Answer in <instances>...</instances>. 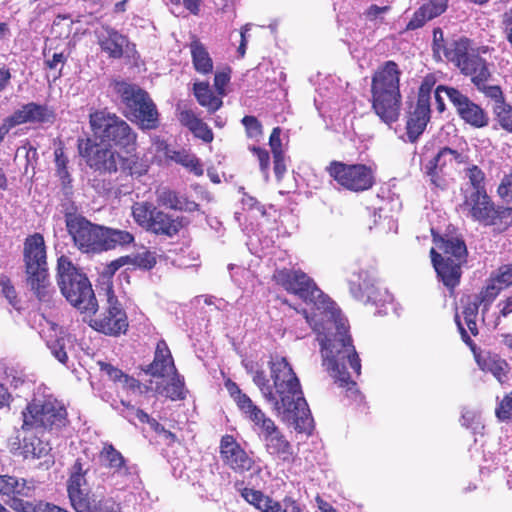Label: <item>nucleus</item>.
<instances>
[{
	"mask_svg": "<svg viewBox=\"0 0 512 512\" xmlns=\"http://www.w3.org/2000/svg\"><path fill=\"white\" fill-rule=\"evenodd\" d=\"M273 385L263 370L255 371L253 382L275 414L294 425L297 432H310L313 419L303 396L300 381L285 357H271L268 363Z\"/></svg>",
	"mask_w": 512,
	"mask_h": 512,
	"instance_id": "nucleus-1",
	"label": "nucleus"
},
{
	"mask_svg": "<svg viewBox=\"0 0 512 512\" xmlns=\"http://www.w3.org/2000/svg\"><path fill=\"white\" fill-rule=\"evenodd\" d=\"M321 352L327 370L335 383L346 389L347 392L357 393V383L352 379L351 373L347 371V364L352 372L359 376L361 374V360L346 328L338 327L337 333L332 338L322 340Z\"/></svg>",
	"mask_w": 512,
	"mask_h": 512,
	"instance_id": "nucleus-2",
	"label": "nucleus"
},
{
	"mask_svg": "<svg viewBox=\"0 0 512 512\" xmlns=\"http://www.w3.org/2000/svg\"><path fill=\"white\" fill-rule=\"evenodd\" d=\"M401 75L399 65L388 60L376 69L371 78V109L387 125L397 122L401 114Z\"/></svg>",
	"mask_w": 512,
	"mask_h": 512,
	"instance_id": "nucleus-3",
	"label": "nucleus"
},
{
	"mask_svg": "<svg viewBox=\"0 0 512 512\" xmlns=\"http://www.w3.org/2000/svg\"><path fill=\"white\" fill-rule=\"evenodd\" d=\"M57 282L62 295L73 307L81 312L97 311L98 303L88 277L66 255L57 259Z\"/></svg>",
	"mask_w": 512,
	"mask_h": 512,
	"instance_id": "nucleus-4",
	"label": "nucleus"
},
{
	"mask_svg": "<svg viewBox=\"0 0 512 512\" xmlns=\"http://www.w3.org/2000/svg\"><path fill=\"white\" fill-rule=\"evenodd\" d=\"M23 261L27 285L39 301H49L54 288L49 280L46 245L42 234L34 233L25 239Z\"/></svg>",
	"mask_w": 512,
	"mask_h": 512,
	"instance_id": "nucleus-5",
	"label": "nucleus"
},
{
	"mask_svg": "<svg viewBox=\"0 0 512 512\" xmlns=\"http://www.w3.org/2000/svg\"><path fill=\"white\" fill-rule=\"evenodd\" d=\"M89 124L94 139L125 153L135 152L138 135L130 124L106 108L89 114Z\"/></svg>",
	"mask_w": 512,
	"mask_h": 512,
	"instance_id": "nucleus-6",
	"label": "nucleus"
},
{
	"mask_svg": "<svg viewBox=\"0 0 512 512\" xmlns=\"http://www.w3.org/2000/svg\"><path fill=\"white\" fill-rule=\"evenodd\" d=\"M114 90L124 104V116L141 130H155L160 126V113L149 93L136 84L116 81Z\"/></svg>",
	"mask_w": 512,
	"mask_h": 512,
	"instance_id": "nucleus-7",
	"label": "nucleus"
},
{
	"mask_svg": "<svg viewBox=\"0 0 512 512\" xmlns=\"http://www.w3.org/2000/svg\"><path fill=\"white\" fill-rule=\"evenodd\" d=\"M460 210L473 221L504 232L512 225V207L496 205L487 191L466 190Z\"/></svg>",
	"mask_w": 512,
	"mask_h": 512,
	"instance_id": "nucleus-8",
	"label": "nucleus"
},
{
	"mask_svg": "<svg viewBox=\"0 0 512 512\" xmlns=\"http://www.w3.org/2000/svg\"><path fill=\"white\" fill-rule=\"evenodd\" d=\"M21 414L24 431H59L69 423L65 405L53 396L32 399Z\"/></svg>",
	"mask_w": 512,
	"mask_h": 512,
	"instance_id": "nucleus-9",
	"label": "nucleus"
},
{
	"mask_svg": "<svg viewBox=\"0 0 512 512\" xmlns=\"http://www.w3.org/2000/svg\"><path fill=\"white\" fill-rule=\"evenodd\" d=\"M132 217L136 224L145 231L157 236L173 238L186 226L183 216H174L158 209L149 201L136 202L132 205Z\"/></svg>",
	"mask_w": 512,
	"mask_h": 512,
	"instance_id": "nucleus-10",
	"label": "nucleus"
},
{
	"mask_svg": "<svg viewBox=\"0 0 512 512\" xmlns=\"http://www.w3.org/2000/svg\"><path fill=\"white\" fill-rule=\"evenodd\" d=\"M452 48L448 52L447 61L452 63L463 76L469 77L475 87L482 85L483 82H489L492 77L490 64L478 55L477 51H472L470 38L461 36L458 43L452 44Z\"/></svg>",
	"mask_w": 512,
	"mask_h": 512,
	"instance_id": "nucleus-11",
	"label": "nucleus"
},
{
	"mask_svg": "<svg viewBox=\"0 0 512 512\" xmlns=\"http://www.w3.org/2000/svg\"><path fill=\"white\" fill-rule=\"evenodd\" d=\"M435 85L433 76L428 75L422 80L415 102H411L406 111V135L411 143H415L424 133L431 119V92Z\"/></svg>",
	"mask_w": 512,
	"mask_h": 512,
	"instance_id": "nucleus-12",
	"label": "nucleus"
},
{
	"mask_svg": "<svg viewBox=\"0 0 512 512\" xmlns=\"http://www.w3.org/2000/svg\"><path fill=\"white\" fill-rule=\"evenodd\" d=\"M325 171L340 187L355 193L370 190L376 183L374 170L362 163L332 160Z\"/></svg>",
	"mask_w": 512,
	"mask_h": 512,
	"instance_id": "nucleus-13",
	"label": "nucleus"
},
{
	"mask_svg": "<svg viewBox=\"0 0 512 512\" xmlns=\"http://www.w3.org/2000/svg\"><path fill=\"white\" fill-rule=\"evenodd\" d=\"M272 280L289 294L298 296L305 303H325V294L315 281L301 269H276Z\"/></svg>",
	"mask_w": 512,
	"mask_h": 512,
	"instance_id": "nucleus-14",
	"label": "nucleus"
},
{
	"mask_svg": "<svg viewBox=\"0 0 512 512\" xmlns=\"http://www.w3.org/2000/svg\"><path fill=\"white\" fill-rule=\"evenodd\" d=\"M65 225L74 246L80 252L102 253L103 225L93 223L76 213H65Z\"/></svg>",
	"mask_w": 512,
	"mask_h": 512,
	"instance_id": "nucleus-15",
	"label": "nucleus"
},
{
	"mask_svg": "<svg viewBox=\"0 0 512 512\" xmlns=\"http://www.w3.org/2000/svg\"><path fill=\"white\" fill-rule=\"evenodd\" d=\"M77 148L79 155L94 172L100 175L117 173L120 153L114 147L87 137L78 139Z\"/></svg>",
	"mask_w": 512,
	"mask_h": 512,
	"instance_id": "nucleus-16",
	"label": "nucleus"
},
{
	"mask_svg": "<svg viewBox=\"0 0 512 512\" xmlns=\"http://www.w3.org/2000/svg\"><path fill=\"white\" fill-rule=\"evenodd\" d=\"M454 321L461 335V339L472 350L479 369L485 373H491L499 383H506L511 371L508 362L496 353L477 351L475 342L463 327L460 315L457 312L455 313Z\"/></svg>",
	"mask_w": 512,
	"mask_h": 512,
	"instance_id": "nucleus-17",
	"label": "nucleus"
},
{
	"mask_svg": "<svg viewBox=\"0 0 512 512\" xmlns=\"http://www.w3.org/2000/svg\"><path fill=\"white\" fill-rule=\"evenodd\" d=\"M0 496L15 512H28L35 499V487L24 478L0 475Z\"/></svg>",
	"mask_w": 512,
	"mask_h": 512,
	"instance_id": "nucleus-18",
	"label": "nucleus"
},
{
	"mask_svg": "<svg viewBox=\"0 0 512 512\" xmlns=\"http://www.w3.org/2000/svg\"><path fill=\"white\" fill-rule=\"evenodd\" d=\"M107 296L105 312L93 319L91 326L96 331L109 336L125 334L129 327L127 314L112 290L108 291Z\"/></svg>",
	"mask_w": 512,
	"mask_h": 512,
	"instance_id": "nucleus-19",
	"label": "nucleus"
},
{
	"mask_svg": "<svg viewBox=\"0 0 512 512\" xmlns=\"http://www.w3.org/2000/svg\"><path fill=\"white\" fill-rule=\"evenodd\" d=\"M447 98L455 107V110L466 124L473 128H484L489 124L487 112L477 103L472 101L467 95L459 89H446Z\"/></svg>",
	"mask_w": 512,
	"mask_h": 512,
	"instance_id": "nucleus-20",
	"label": "nucleus"
},
{
	"mask_svg": "<svg viewBox=\"0 0 512 512\" xmlns=\"http://www.w3.org/2000/svg\"><path fill=\"white\" fill-rule=\"evenodd\" d=\"M219 452L223 464L237 474H244L255 465L254 459L233 435L225 434L221 437Z\"/></svg>",
	"mask_w": 512,
	"mask_h": 512,
	"instance_id": "nucleus-21",
	"label": "nucleus"
},
{
	"mask_svg": "<svg viewBox=\"0 0 512 512\" xmlns=\"http://www.w3.org/2000/svg\"><path fill=\"white\" fill-rule=\"evenodd\" d=\"M75 512H121V505L113 497L97 495L84 488L69 495Z\"/></svg>",
	"mask_w": 512,
	"mask_h": 512,
	"instance_id": "nucleus-22",
	"label": "nucleus"
},
{
	"mask_svg": "<svg viewBox=\"0 0 512 512\" xmlns=\"http://www.w3.org/2000/svg\"><path fill=\"white\" fill-rule=\"evenodd\" d=\"M14 127L25 123H53L56 114L53 108L46 104L29 102L24 104L20 109L16 110L8 116Z\"/></svg>",
	"mask_w": 512,
	"mask_h": 512,
	"instance_id": "nucleus-23",
	"label": "nucleus"
},
{
	"mask_svg": "<svg viewBox=\"0 0 512 512\" xmlns=\"http://www.w3.org/2000/svg\"><path fill=\"white\" fill-rule=\"evenodd\" d=\"M95 36L101 52L111 59L123 57L124 48L128 43L127 36L109 25H102L95 31Z\"/></svg>",
	"mask_w": 512,
	"mask_h": 512,
	"instance_id": "nucleus-24",
	"label": "nucleus"
},
{
	"mask_svg": "<svg viewBox=\"0 0 512 512\" xmlns=\"http://www.w3.org/2000/svg\"><path fill=\"white\" fill-rule=\"evenodd\" d=\"M156 202L165 209L193 213L200 210V204L191 200L186 194H182L169 187L156 189Z\"/></svg>",
	"mask_w": 512,
	"mask_h": 512,
	"instance_id": "nucleus-25",
	"label": "nucleus"
},
{
	"mask_svg": "<svg viewBox=\"0 0 512 512\" xmlns=\"http://www.w3.org/2000/svg\"><path fill=\"white\" fill-rule=\"evenodd\" d=\"M176 116L179 123L188 129L194 138L210 144L214 140V133L208 124L200 118L191 108L177 107Z\"/></svg>",
	"mask_w": 512,
	"mask_h": 512,
	"instance_id": "nucleus-26",
	"label": "nucleus"
},
{
	"mask_svg": "<svg viewBox=\"0 0 512 512\" xmlns=\"http://www.w3.org/2000/svg\"><path fill=\"white\" fill-rule=\"evenodd\" d=\"M433 266L443 284L453 290L460 282L462 263L442 259V255L434 248L430 250Z\"/></svg>",
	"mask_w": 512,
	"mask_h": 512,
	"instance_id": "nucleus-27",
	"label": "nucleus"
},
{
	"mask_svg": "<svg viewBox=\"0 0 512 512\" xmlns=\"http://www.w3.org/2000/svg\"><path fill=\"white\" fill-rule=\"evenodd\" d=\"M176 371L177 369L166 341L163 339L159 340L156 344L154 359L145 369L146 374L163 378Z\"/></svg>",
	"mask_w": 512,
	"mask_h": 512,
	"instance_id": "nucleus-28",
	"label": "nucleus"
},
{
	"mask_svg": "<svg viewBox=\"0 0 512 512\" xmlns=\"http://www.w3.org/2000/svg\"><path fill=\"white\" fill-rule=\"evenodd\" d=\"M262 436L265 449L270 455L276 456L283 461H290L292 459V446L277 425L267 430Z\"/></svg>",
	"mask_w": 512,
	"mask_h": 512,
	"instance_id": "nucleus-29",
	"label": "nucleus"
},
{
	"mask_svg": "<svg viewBox=\"0 0 512 512\" xmlns=\"http://www.w3.org/2000/svg\"><path fill=\"white\" fill-rule=\"evenodd\" d=\"M188 47L194 70L201 75L211 74L214 62L205 44L197 36H193Z\"/></svg>",
	"mask_w": 512,
	"mask_h": 512,
	"instance_id": "nucleus-30",
	"label": "nucleus"
},
{
	"mask_svg": "<svg viewBox=\"0 0 512 512\" xmlns=\"http://www.w3.org/2000/svg\"><path fill=\"white\" fill-rule=\"evenodd\" d=\"M99 459L103 467L112 471V474L122 476L130 475V469L127 460L122 453L118 451L113 444L104 443L99 453Z\"/></svg>",
	"mask_w": 512,
	"mask_h": 512,
	"instance_id": "nucleus-31",
	"label": "nucleus"
},
{
	"mask_svg": "<svg viewBox=\"0 0 512 512\" xmlns=\"http://www.w3.org/2000/svg\"><path fill=\"white\" fill-rule=\"evenodd\" d=\"M134 241L135 236L130 231L103 225L102 252L129 246Z\"/></svg>",
	"mask_w": 512,
	"mask_h": 512,
	"instance_id": "nucleus-32",
	"label": "nucleus"
},
{
	"mask_svg": "<svg viewBox=\"0 0 512 512\" xmlns=\"http://www.w3.org/2000/svg\"><path fill=\"white\" fill-rule=\"evenodd\" d=\"M241 497L260 512L279 511L280 502L273 500L260 490L244 487L239 489Z\"/></svg>",
	"mask_w": 512,
	"mask_h": 512,
	"instance_id": "nucleus-33",
	"label": "nucleus"
},
{
	"mask_svg": "<svg viewBox=\"0 0 512 512\" xmlns=\"http://www.w3.org/2000/svg\"><path fill=\"white\" fill-rule=\"evenodd\" d=\"M193 93L198 104L206 108L210 114L218 111L223 105L222 96L215 95L208 82L194 83Z\"/></svg>",
	"mask_w": 512,
	"mask_h": 512,
	"instance_id": "nucleus-34",
	"label": "nucleus"
},
{
	"mask_svg": "<svg viewBox=\"0 0 512 512\" xmlns=\"http://www.w3.org/2000/svg\"><path fill=\"white\" fill-rule=\"evenodd\" d=\"M451 163L452 162H449L448 156H440L439 158L437 152L430 160L424 164V174L429 177L432 185L443 189L446 186L443 170L448 164Z\"/></svg>",
	"mask_w": 512,
	"mask_h": 512,
	"instance_id": "nucleus-35",
	"label": "nucleus"
},
{
	"mask_svg": "<svg viewBox=\"0 0 512 512\" xmlns=\"http://www.w3.org/2000/svg\"><path fill=\"white\" fill-rule=\"evenodd\" d=\"M240 411L245 417L253 423L254 427L261 431V434L272 429L275 424L274 420L266 415V413L256 405L252 399L245 404Z\"/></svg>",
	"mask_w": 512,
	"mask_h": 512,
	"instance_id": "nucleus-36",
	"label": "nucleus"
},
{
	"mask_svg": "<svg viewBox=\"0 0 512 512\" xmlns=\"http://www.w3.org/2000/svg\"><path fill=\"white\" fill-rule=\"evenodd\" d=\"M439 248L442 250V259L465 263L467 257L466 244L459 238H441Z\"/></svg>",
	"mask_w": 512,
	"mask_h": 512,
	"instance_id": "nucleus-37",
	"label": "nucleus"
},
{
	"mask_svg": "<svg viewBox=\"0 0 512 512\" xmlns=\"http://www.w3.org/2000/svg\"><path fill=\"white\" fill-rule=\"evenodd\" d=\"M21 454L25 459H40L49 454L51 447L35 435L25 436L20 445Z\"/></svg>",
	"mask_w": 512,
	"mask_h": 512,
	"instance_id": "nucleus-38",
	"label": "nucleus"
},
{
	"mask_svg": "<svg viewBox=\"0 0 512 512\" xmlns=\"http://www.w3.org/2000/svg\"><path fill=\"white\" fill-rule=\"evenodd\" d=\"M127 156L120 154L118 162V170L127 176L140 177L148 172L149 165L147 162L134 152L127 153Z\"/></svg>",
	"mask_w": 512,
	"mask_h": 512,
	"instance_id": "nucleus-39",
	"label": "nucleus"
},
{
	"mask_svg": "<svg viewBox=\"0 0 512 512\" xmlns=\"http://www.w3.org/2000/svg\"><path fill=\"white\" fill-rule=\"evenodd\" d=\"M89 468L86 467L82 458H77L71 467L69 478L67 480L68 496L81 491L87 486L86 475Z\"/></svg>",
	"mask_w": 512,
	"mask_h": 512,
	"instance_id": "nucleus-40",
	"label": "nucleus"
},
{
	"mask_svg": "<svg viewBox=\"0 0 512 512\" xmlns=\"http://www.w3.org/2000/svg\"><path fill=\"white\" fill-rule=\"evenodd\" d=\"M47 346L52 355L62 364L68 362V351L74 347V339L68 333L60 332L54 339L47 341Z\"/></svg>",
	"mask_w": 512,
	"mask_h": 512,
	"instance_id": "nucleus-41",
	"label": "nucleus"
},
{
	"mask_svg": "<svg viewBox=\"0 0 512 512\" xmlns=\"http://www.w3.org/2000/svg\"><path fill=\"white\" fill-rule=\"evenodd\" d=\"M438 8L431 3H423L412 15L410 21L405 27V31H414L422 28L428 21L442 15Z\"/></svg>",
	"mask_w": 512,
	"mask_h": 512,
	"instance_id": "nucleus-42",
	"label": "nucleus"
},
{
	"mask_svg": "<svg viewBox=\"0 0 512 512\" xmlns=\"http://www.w3.org/2000/svg\"><path fill=\"white\" fill-rule=\"evenodd\" d=\"M159 394L165 395L171 401L184 400L186 398V389L184 378L178 373V371L171 373L170 381L160 389V386L156 388Z\"/></svg>",
	"mask_w": 512,
	"mask_h": 512,
	"instance_id": "nucleus-43",
	"label": "nucleus"
},
{
	"mask_svg": "<svg viewBox=\"0 0 512 512\" xmlns=\"http://www.w3.org/2000/svg\"><path fill=\"white\" fill-rule=\"evenodd\" d=\"M460 41V37L451 41H445L443 30L440 27H435L433 29V40H432V52L433 57L436 61H442L444 58L447 61V55L450 49L452 48V44L458 43Z\"/></svg>",
	"mask_w": 512,
	"mask_h": 512,
	"instance_id": "nucleus-44",
	"label": "nucleus"
},
{
	"mask_svg": "<svg viewBox=\"0 0 512 512\" xmlns=\"http://www.w3.org/2000/svg\"><path fill=\"white\" fill-rule=\"evenodd\" d=\"M351 291L357 299L364 303L377 305L383 301L381 291L373 283L367 281H364L363 285H359L357 290L351 286Z\"/></svg>",
	"mask_w": 512,
	"mask_h": 512,
	"instance_id": "nucleus-45",
	"label": "nucleus"
},
{
	"mask_svg": "<svg viewBox=\"0 0 512 512\" xmlns=\"http://www.w3.org/2000/svg\"><path fill=\"white\" fill-rule=\"evenodd\" d=\"M171 159L175 161L177 164H180L186 169H188L196 176L203 175V165L196 155L188 153L185 150L175 151L174 154L171 156Z\"/></svg>",
	"mask_w": 512,
	"mask_h": 512,
	"instance_id": "nucleus-46",
	"label": "nucleus"
},
{
	"mask_svg": "<svg viewBox=\"0 0 512 512\" xmlns=\"http://www.w3.org/2000/svg\"><path fill=\"white\" fill-rule=\"evenodd\" d=\"M502 290L503 286L499 285V283L491 276L479 294L473 297L483 305L485 309H488Z\"/></svg>",
	"mask_w": 512,
	"mask_h": 512,
	"instance_id": "nucleus-47",
	"label": "nucleus"
},
{
	"mask_svg": "<svg viewBox=\"0 0 512 512\" xmlns=\"http://www.w3.org/2000/svg\"><path fill=\"white\" fill-rule=\"evenodd\" d=\"M492 113L497 125L512 134V105L506 102L502 105L492 106Z\"/></svg>",
	"mask_w": 512,
	"mask_h": 512,
	"instance_id": "nucleus-48",
	"label": "nucleus"
},
{
	"mask_svg": "<svg viewBox=\"0 0 512 512\" xmlns=\"http://www.w3.org/2000/svg\"><path fill=\"white\" fill-rule=\"evenodd\" d=\"M54 156L57 176L59 177L62 186L66 188L70 186L72 179L67 166L69 160L62 145L54 150Z\"/></svg>",
	"mask_w": 512,
	"mask_h": 512,
	"instance_id": "nucleus-49",
	"label": "nucleus"
},
{
	"mask_svg": "<svg viewBox=\"0 0 512 512\" xmlns=\"http://www.w3.org/2000/svg\"><path fill=\"white\" fill-rule=\"evenodd\" d=\"M0 293L16 310H20V299L12 280L6 274H0Z\"/></svg>",
	"mask_w": 512,
	"mask_h": 512,
	"instance_id": "nucleus-50",
	"label": "nucleus"
},
{
	"mask_svg": "<svg viewBox=\"0 0 512 512\" xmlns=\"http://www.w3.org/2000/svg\"><path fill=\"white\" fill-rule=\"evenodd\" d=\"M129 265L142 270H151L157 264L155 252L146 250L133 256L129 255Z\"/></svg>",
	"mask_w": 512,
	"mask_h": 512,
	"instance_id": "nucleus-51",
	"label": "nucleus"
},
{
	"mask_svg": "<svg viewBox=\"0 0 512 512\" xmlns=\"http://www.w3.org/2000/svg\"><path fill=\"white\" fill-rule=\"evenodd\" d=\"M466 176L471 186L470 190L487 191L485 186V173L480 167L471 165L466 169Z\"/></svg>",
	"mask_w": 512,
	"mask_h": 512,
	"instance_id": "nucleus-52",
	"label": "nucleus"
},
{
	"mask_svg": "<svg viewBox=\"0 0 512 512\" xmlns=\"http://www.w3.org/2000/svg\"><path fill=\"white\" fill-rule=\"evenodd\" d=\"M475 88L479 92L483 93L485 97L493 100V106L502 105V103H506L504 93L499 85H488V82H483L482 85H478Z\"/></svg>",
	"mask_w": 512,
	"mask_h": 512,
	"instance_id": "nucleus-53",
	"label": "nucleus"
},
{
	"mask_svg": "<svg viewBox=\"0 0 512 512\" xmlns=\"http://www.w3.org/2000/svg\"><path fill=\"white\" fill-rule=\"evenodd\" d=\"M496 417L503 422L512 420V390L505 394L495 409Z\"/></svg>",
	"mask_w": 512,
	"mask_h": 512,
	"instance_id": "nucleus-54",
	"label": "nucleus"
},
{
	"mask_svg": "<svg viewBox=\"0 0 512 512\" xmlns=\"http://www.w3.org/2000/svg\"><path fill=\"white\" fill-rule=\"evenodd\" d=\"M225 387L227 391L229 392V395L232 397V399L235 401L238 409L240 410L247 402L251 400V398L242 390L239 388L237 383L233 382L232 380L228 379L225 382Z\"/></svg>",
	"mask_w": 512,
	"mask_h": 512,
	"instance_id": "nucleus-55",
	"label": "nucleus"
},
{
	"mask_svg": "<svg viewBox=\"0 0 512 512\" xmlns=\"http://www.w3.org/2000/svg\"><path fill=\"white\" fill-rule=\"evenodd\" d=\"M67 61V57L63 52L54 53L51 58H46L44 61L45 67L50 70H56L57 73L54 75V79L61 77L62 68Z\"/></svg>",
	"mask_w": 512,
	"mask_h": 512,
	"instance_id": "nucleus-56",
	"label": "nucleus"
},
{
	"mask_svg": "<svg viewBox=\"0 0 512 512\" xmlns=\"http://www.w3.org/2000/svg\"><path fill=\"white\" fill-rule=\"evenodd\" d=\"M500 29L512 48V6L502 13L500 17Z\"/></svg>",
	"mask_w": 512,
	"mask_h": 512,
	"instance_id": "nucleus-57",
	"label": "nucleus"
},
{
	"mask_svg": "<svg viewBox=\"0 0 512 512\" xmlns=\"http://www.w3.org/2000/svg\"><path fill=\"white\" fill-rule=\"evenodd\" d=\"M241 122L246 129L248 137H258L262 134V124L255 116L246 115L242 118Z\"/></svg>",
	"mask_w": 512,
	"mask_h": 512,
	"instance_id": "nucleus-58",
	"label": "nucleus"
},
{
	"mask_svg": "<svg viewBox=\"0 0 512 512\" xmlns=\"http://www.w3.org/2000/svg\"><path fill=\"white\" fill-rule=\"evenodd\" d=\"M497 193L506 202L512 201V169L505 174L497 188Z\"/></svg>",
	"mask_w": 512,
	"mask_h": 512,
	"instance_id": "nucleus-59",
	"label": "nucleus"
},
{
	"mask_svg": "<svg viewBox=\"0 0 512 512\" xmlns=\"http://www.w3.org/2000/svg\"><path fill=\"white\" fill-rule=\"evenodd\" d=\"M231 68L225 67L221 71H218L214 75V87L218 95L223 96L225 94V87L230 81Z\"/></svg>",
	"mask_w": 512,
	"mask_h": 512,
	"instance_id": "nucleus-60",
	"label": "nucleus"
},
{
	"mask_svg": "<svg viewBox=\"0 0 512 512\" xmlns=\"http://www.w3.org/2000/svg\"><path fill=\"white\" fill-rule=\"evenodd\" d=\"M98 366L100 370L104 372L113 382H122L125 378L126 373L110 363L98 361Z\"/></svg>",
	"mask_w": 512,
	"mask_h": 512,
	"instance_id": "nucleus-61",
	"label": "nucleus"
},
{
	"mask_svg": "<svg viewBox=\"0 0 512 512\" xmlns=\"http://www.w3.org/2000/svg\"><path fill=\"white\" fill-rule=\"evenodd\" d=\"M129 255L121 256L110 263L106 264L103 268L102 275L111 278L123 266L129 265Z\"/></svg>",
	"mask_w": 512,
	"mask_h": 512,
	"instance_id": "nucleus-62",
	"label": "nucleus"
},
{
	"mask_svg": "<svg viewBox=\"0 0 512 512\" xmlns=\"http://www.w3.org/2000/svg\"><path fill=\"white\" fill-rule=\"evenodd\" d=\"M480 305L481 304L473 296H468L462 312L464 321L476 319Z\"/></svg>",
	"mask_w": 512,
	"mask_h": 512,
	"instance_id": "nucleus-63",
	"label": "nucleus"
},
{
	"mask_svg": "<svg viewBox=\"0 0 512 512\" xmlns=\"http://www.w3.org/2000/svg\"><path fill=\"white\" fill-rule=\"evenodd\" d=\"M503 289L512 285V264L502 265L499 267L495 276H492Z\"/></svg>",
	"mask_w": 512,
	"mask_h": 512,
	"instance_id": "nucleus-64",
	"label": "nucleus"
}]
</instances>
